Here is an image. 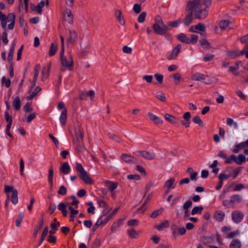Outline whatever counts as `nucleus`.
Masks as SVG:
<instances>
[{
	"mask_svg": "<svg viewBox=\"0 0 248 248\" xmlns=\"http://www.w3.org/2000/svg\"><path fill=\"white\" fill-rule=\"evenodd\" d=\"M247 147H248V139L247 140L245 141H243L235 145V148L233 150L232 152L234 153H238L241 149Z\"/></svg>",
	"mask_w": 248,
	"mask_h": 248,
	"instance_id": "ddd939ff",
	"label": "nucleus"
},
{
	"mask_svg": "<svg viewBox=\"0 0 248 248\" xmlns=\"http://www.w3.org/2000/svg\"><path fill=\"white\" fill-rule=\"evenodd\" d=\"M62 65L63 67H67L69 69L73 67V62L71 55H70L68 59L65 57L60 58Z\"/></svg>",
	"mask_w": 248,
	"mask_h": 248,
	"instance_id": "1a4fd4ad",
	"label": "nucleus"
},
{
	"mask_svg": "<svg viewBox=\"0 0 248 248\" xmlns=\"http://www.w3.org/2000/svg\"><path fill=\"white\" fill-rule=\"evenodd\" d=\"M214 218L218 221H223L225 217V213L221 211H217L214 215Z\"/></svg>",
	"mask_w": 248,
	"mask_h": 248,
	"instance_id": "393cba45",
	"label": "nucleus"
},
{
	"mask_svg": "<svg viewBox=\"0 0 248 248\" xmlns=\"http://www.w3.org/2000/svg\"><path fill=\"white\" fill-rule=\"evenodd\" d=\"M205 29L206 28L202 23H199L195 26H191L189 29V31L199 33V31L203 32L205 31Z\"/></svg>",
	"mask_w": 248,
	"mask_h": 248,
	"instance_id": "9b49d317",
	"label": "nucleus"
},
{
	"mask_svg": "<svg viewBox=\"0 0 248 248\" xmlns=\"http://www.w3.org/2000/svg\"><path fill=\"white\" fill-rule=\"evenodd\" d=\"M162 211V209H158L154 211L152 214L151 215L150 217L155 218L156 217H157L158 215L161 214Z\"/></svg>",
	"mask_w": 248,
	"mask_h": 248,
	"instance_id": "13d9d810",
	"label": "nucleus"
},
{
	"mask_svg": "<svg viewBox=\"0 0 248 248\" xmlns=\"http://www.w3.org/2000/svg\"><path fill=\"white\" fill-rule=\"evenodd\" d=\"M67 15H65V20L70 24H72L73 22V16L71 11L67 9L65 11Z\"/></svg>",
	"mask_w": 248,
	"mask_h": 248,
	"instance_id": "c756f323",
	"label": "nucleus"
},
{
	"mask_svg": "<svg viewBox=\"0 0 248 248\" xmlns=\"http://www.w3.org/2000/svg\"><path fill=\"white\" fill-rule=\"evenodd\" d=\"M154 77L155 78L159 84H162L163 83V75L159 73H156L154 75Z\"/></svg>",
	"mask_w": 248,
	"mask_h": 248,
	"instance_id": "a18cd8bd",
	"label": "nucleus"
},
{
	"mask_svg": "<svg viewBox=\"0 0 248 248\" xmlns=\"http://www.w3.org/2000/svg\"><path fill=\"white\" fill-rule=\"evenodd\" d=\"M192 121L194 123L196 124H198L199 125H202L203 124V122L202 119L200 118L199 116H196L192 118Z\"/></svg>",
	"mask_w": 248,
	"mask_h": 248,
	"instance_id": "c03bdc74",
	"label": "nucleus"
},
{
	"mask_svg": "<svg viewBox=\"0 0 248 248\" xmlns=\"http://www.w3.org/2000/svg\"><path fill=\"white\" fill-rule=\"evenodd\" d=\"M139 221L137 219H131L127 221V225L129 226H137L138 225Z\"/></svg>",
	"mask_w": 248,
	"mask_h": 248,
	"instance_id": "e2e57ef3",
	"label": "nucleus"
},
{
	"mask_svg": "<svg viewBox=\"0 0 248 248\" xmlns=\"http://www.w3.org/2000/svg\"><path fill=\"white\" fill-rule=\"evenodd\" d=\"M235 155H232L229 157L226 158V159L225 160L224 163L225 164H231L233 161L235 162Z\"/></svg>",
	"mask_w": 248,
	"mask_h": 248,
	"instance_id": "09e8293b",
	"label": "nucleus"
},
{
	"mask_svg": "<svg viewBox=\"0 0 248 248\" xmlns=\"http://www.w3.org/2000/svg\"><path fill=\"white\" fill-rule=\"evenodd\" d=\"M231 176V174L226 175L224 173H220L218 176V179L223 182V181L229 178Z\"/></svg>",
	"mask_w": 248,
	"mask_h": 248,
	"instance_id": "bf43d9fd",
	"label": "nucleus"
},
{
	"mask_svg": "<svg viewBox=\"0 0 248 248\" xmlns=\"http://www.w3.org/2000/svg\"><path fill=\"white\" fill-rule=\"evenodd\" d=\"M136 155H140L143 158L151 160H153L155 157V155L154 153H152L146 150L144 151H138L135 153Z\"/></svg>",
	"mask_w": 248,
	"mask_h": 248,
	"instance_id": "423d86ee",
	"label": "nucleus"
},
{
	"mask_svg": "<svg viewBox=\"0 0 248 248\" xmlns=\"http://www.w3.org/2000/svg\"><path fill=\"white\" fill-rule=\"evenodd\" d=\"M177 39L182 43L189 44V38L184 33H180L177 35Z\"/></svg>",
	"mask_w": 248,
	"mask_h": 248,
	"instance_id": "4be33fe9",
	"label": "nucleus"
},
{
	"mask_svg": "<svg viewBox=\"0 0 248 248\" xmlns=\"http://www.w3.org/2000/svg\"><path fill=\"white\" fill-rule=\"evenodd\" d=\"M182 23V20L181 18H179L177 20L169 22L168 25L172 28H177Z\"/></svg>",
	"mask_w": 248,
	"mask_h": 248,
	"instance_id": "ea45409f",
	"label": "nucleus"
},
{
	"mask_svg": "<svg viewBox=\"0 0 248 248\" xmlns=\"http://www.w3.org/2000/svg\"><path fill=\"white\" fill-rule=\"evenodd\" d=\"M50 69V63H49L47 67H44L42 68V72H41V75H42V80L45 81L46 79L49 74V71Z\"/></svg>",
	"mask_w": 248,
	"mask_h": 248,
	"instance_id": "4468645a",
	"label": "nucleus"
},
{
	"mask_svg": "<svg viewBox=\"0 0 248 248\" xmlns=\"http://www.w3.org/2000/svg\"><path fill=\"white\" fill-rule=\"evenodd\" d=\"M105 183L111 192H112L114 189H115L117 188V183L112 182L109 181H106Z\"/></svg>",
	"mask_w": 248,
	"mask_h": 248,
	"instance_id": "473e14b6",
	"label": "nucleus"
},
{
	"mask_svg": "<svg viewBox=\"0 0 248 248\" xmlns=\"http://www.w3.org/2000/svg\"><path fill=\"white\" fill-rule=\"evenodd\" d=\"M67 193V189L64 186H61L59 190L58 191V194L64 196Z\"/></svg>",
	"mask_w": 248,
	"mask_h": 248,
	"instance_id": "49530a36",
	"label": "nucleus"
},
{
	"mask_svg": "<svg viewBox=\"0 0 248 248\" xmlns=\"http://www.w3.org/2000/svg\"><path fill=\"white\" fill-rule=\"evenodd\" d=\"M165 119L172 124H176L178 122V119L174 117L173 115L170 114H166L165 115Z\"/></svg>",
	"mask_w": 248,
	"mask_h": 248,
	"instance_id": "cd10ccee",
	"label": "nucleus"
},
{
	"mask_svg": "<svg viewBox=\"0 0 248 248\" xmlns=\"http://www.w3.org/2000/svg\"><path fill=\"white\" fill-rule=\"evenodd\" d=\"M18 192L16 189L13 191V193H11V195L10 196V200L11 202L14 204H16L18 203Z\"/></svg>",
	"mask_w": 248,
	"mask_h": 248,
	"instance_id": "c85d7f7f",
	"label": "nucleus"
},
{
	"mask_svg": "<svg viewBox=\"0 0 248 248\" xmlns=\"http://www.w3.org/2000/svg\"><path fill=\"white\" fill-rule=\"evenodd\" d=\"M44 223V218L42 217L39 222L35 226L32 236L33 238H36L38 232L42 228Z\"/></svg>",
	"mask_w": 248,
	"mask_h": 248,
	"instance_id": "6ab92c4d",
	"label": "nucleus"
},
{
	"mask_svg": "<svg viewBox=\"0 0 248 248\" xmlns=\"http://www.w3.org/2000/svg\"><path fill=\"white\" fill-rule=\"evenodd\" d=\"M155 97L160 101L162 102H165L166 101V98L164 93L162 92H157L155 95Z\"/></svg>",
	"mask_w": 248,
	"mask_h": 248,
	"instance_id": "79ce46f5",
	"label": "nucleus"
},
{
	"mask_svg": "<svg viewBox=\"0 0 248 248\" xmlns=\"http://www.w3.org/2000/svg\"><path fill=\"white\" fill-rule=\"evenodd\" d=\"M115 16L117 18L120 25L122 26H124L125 25L124 17L122 15L121 11L120 10L117 9L115 11Z\"/></svg>",
	"mask_w": 248,
	"mask_h": 248,
	"instance_id": "f3484780",
	"label": "nucleus"
},
{
	"mask_svg": "<svg viewBox=\"0 0 248 248\" xmlns=\"http://www.w3.org/2000/svg\"><path fill=\"white\" fill-rule=\"evenodd\" d=\"M192 79L195 81H201L206 84H211L213 83L212 80L207 75H205L201 73H195L193 74Z\"/></svg>",
	"mask_w": 248,
	"mask_h": 248,
	"instance_id": "20e7f679",
	"label": "nucleus"
},
{
	"mask_svg": "<svg viewBox=\"0 0 248 248\" xmlns=\"http://www.w3.org/2000/svg\"><path fill=\"white\" fill-rule=\"evenodd\" d=\"M76 170L78 172L79 177L87 185H92L93 180H92L87 174L80 163H76Z\"/></svg>",
	"mask_w": 248,
	"mask_h": 248,
	"instance_id": "f03ea898",
	"label": "nucleus"
},
{
	"mask_svg": "<svg viewBox=\"0 0 248 248\" xmlns=\"http://www.w3.org/2000/svg\"><path fill=\"white\" fill-rule=\"evenodd\" d=\"M198 37L196 34H192L190 39L189 38V44H195L198 40Z\"/></svg>",
	"mask_w": 248,
	"mask_h": 248,
	"instance_id": "6e6d98bb",
	"label": "nucleus"
},
{
	"mask_svg": "<svg viewBox=\"0 0 248 248\" xmlns=\"http://www.w3.org/2000/svg\"><path fill=\"white\" fill-rule=\"evenodd\" d=\"M16 16L14 13H11L8 15L6 20L8 22H15Z\"/></svg>",
	"mask_w": 248,
	"mask_h": 248,
	"instance_id": "603ef678",
	"label": "nucleus"
},
{
	"mask_svg": "<svg viewBox=\"0 0 248 248\" xmlns=\"http://www.w3.org/2000/svg\"><path fill=\"white\" fill-rule=\"evenodd\" d=\"M68 204V203L67 202L66 204L63 202H61L58 206V209L61 211L64 217H66L67 216L68 212L66 210V207Z\"/></svg>",
	"mask_w": 248,
	"mask_h": 248,
	"instance_id": "5701e85b",
	"label": "nucleus"
},
{
	"mask_svg": "<svg viewBox=\"0 0 248 248\" xmlns=\"http://www.w3.org/2000/svg\"><path fill=\"white\" fill-rule=\"evenodd\" d=\"M212 0H189L186 7L188 12L184 19L186 26H189L193 20V15L199 20L205 19L208 15V8L212 5Z\"/></svg>",
	"mask_w": 248,
	"mask_h": 248,
	"instance_id": "f257e3e1",
	"label": "nucleus"
},
{
	"mask_svg": "<svg viewBox=\"0 0 248 248\" xmlns=\"http://www.w3.org/2000/svg\"><path fill=\"white\" fill-rule=\"evenodd\" d=\"M70 198L73 200V202H71V205L75 206V207L77 208L79 201L76 200V197L74 195L70 196Z\"/></svg>",
	"mask_w": 248,
	"mask_h": 248,
	"instance_id": "680f3d73",
	"label": "nucleus"
},
{
	"mask_svg": "<svg viewBox=\"0 0 248 248\" xmlns=\"http://www.w3.org/2000/svg\"><path fill=\"white\" fill-rule=\"evenodd\" d=\"M121 159L124 162L129 164H137V160L130 155L127 154H123L121 155Z\"/></svg>",
	"mask_w": 248,
	"mask_h": 248,
	"instance_id": "6e6552de",
	"label": "nucleus"
},
{
	"mask_svg": "<svg viewBox=\"0 0 248 248\" xmlns=\"http://www.w3.org/2000/svg\"><path fill=\"white\" fill-rule=\"evenodd\" d=\"M127 232L129 236L132 238H137L139 234L133 228L127 230Z\"/></svg>",
	"mask_w": 248,
	"mask_h": 248,
	"instance_id": "c9c22d12",
	"label": "nucleus"
},
{
	"mask_svg": "<svg viewBox=\"0 0 248 248\" xmlns=\"http://www.w3.org/2000/svg\"><path fill=\"white\" fill-rule=\"evenodd\" d=\"M60 121L62 125H64L66 124L67 119V109L64 108L59 118Z\"/></svg>",
	"mask_w": 248,
	"mask_h": 248,
	"instance_id": "bb28decb",
	"label": "nucleus"
},
{
	"mask_svg": "<svg viewBox=\"0 0 248 248\" xmlns=\"http://www.w3.org/2000/svg\"><path fill=\"white\" fill-rule=\"evenodd\" d=\"M175 180L174 178H170V179L165 182L163 186V188L167 189L174 188V186H173V184L175 182Z\"/></svg>",
	"mask_w": 248,
	"mask_h": 248,
	"instance_id": "aec40b11",
	"label": "nucleus"
},
{
	"mask_svg": "<svg viewBox=\"0 0 248 248\" xmlns=\"http://www.w3.org/2000/svg\"><path fill=\"white\" fill-rule=\"evenodd\" d=\"M192 205V202L191 200H188L184 203L183 208L184 210H188L189 208Z\"/></svg>",
	"mask_w": 248,
	"mask_h": 248,
	"instance_id": "4d7b16f0",
	"label": "nucleus"
},
{
	"mask_svg": "<svg viewBox=\"0 0 248 248\" xmlns=\"http://www.w3.org/2000/svg\"><path fill=\"white\" fill-rule=\"evenodd\" d=\"M40 65L39 64H37L34 67V77H33V78L32 80V84L31 86L30 89L29 90V92H28V93H31V92L32 91V90H33V89L34 88V87L35 86L36 82V81L37 79V78H38V76L39 75L38 70L40 68Z\"/></svg>",
	"mask_w": 248,
	"mask_h": 248,
	"instance_id": "9d476101",
	"label": "nucleus"
},
{
	"mask_svg": "<svg viewBox=\"0 0 248 248\" xmlns=\"http://www.w3.org/2000/svg\"><path fill=\"white\" fill-rule=\"evenodd\" d=\"M203 209V207L202 205L195 206L192 209L190 214L192 216L196 214H201Z\"/></svg>",
	"mask_w": 248,
	"mask_h": 248,
	"instance_id": "a878e982",
	"label": "nucleus"
},
{
	"mask_svg": "<svg viewBox=\"0 0 248 248\" xmlns=\"http://www.w3.org/2000/svg\"><path fill=\"white\" fill-rule=\"evenodd\" d=\"M148 116L149 117L150 119L153 121L154 123L156 124H160L162 123V121L159 117L156 116L155 115H154L153 113L151 112H149L148 113Z\"/></svg>",
	"mask_w": 248,
	"mask_h": 248,
	"instance_id": "412c9836",
	"label": "nucleus"
},
{
	"mask_svg": "<svg viewBox=\"0 0 248 248\" xmlns=\"http://www.w3.org/2000/svg\"><path fill=\"white\" fill-rule=\"evenodd\" d=\"M70 167L67 162H63L61 164V167L60 168V171L62 173L64 174H67L70 172Z\"/></svg>",
	"mask_w": 248,
	"mask_h": 248,
	"instance_id": "2eb2a0df",
	"label": "nucleus"
},
{
	"mask_svg": "<svg viewBox=\"0 0 248 248\" xmlns=\"http://www.w3.org/2000/svg\"><path fill=\"white\" fill-rule=\"evenodd\" d=\"M157 25H163L165 24L163 21L161 16L159 15H156L155 17V23Z\"/></svg>",
	"mask_w": 248,
	"mask_h": 248,
	"instance_id": "052dcab7",
	"label": "nucleus"
},
{
	"mask_svg": "<svg viewBox=\"0 0 248 248\" xmlns=\"http://www.w3.org/2000/svg\"><path fill=\"white\" fill-rule=\"evenodd\" d=\"M230 248H241V243L239 240L236 239L232 240L230 244Z\"/></svg>",
	"mask_w": 248,
	"mask_h": 248,
	"instance_id": "2f4dec72",
	"label": "nucleus"
},
{
	"mask_svg": "<svg viewBox=\"0 0 248 248\" xmlns=\"http://www.w3.org/2000/svg\"><path fill=\"white\" fill-rule=\"evenodd\" d=\"M244 217V214L239 211L236 210L232 214V220L236 223H240Z\"/></svg>",
	"mask_w": 248,
	"mask_h": 248,
	"instance_id": "0eeeda50",
	"label": "nucleus"
},
{
	"mask_svg": "<svg viewBox=\"0 0 248 248\" xmlns=\"http://www.w3.org/2000/svg\"><path fill=\"white\" fill-rule=\"evenodd\" d=\"M153 29L155 33L161 35L166 34V32L170 30V28L165 24L157 25V24H154Z\"/></svg>",
	"mask_w": 248,
	"mask_h": 248,
	"instance_id": "39448f33",
	"label": "nucleus"
},
{
	"mask_svg": "<svg viewBox=\"0 0 248 248\" xmlns=\"http://www.w3.org/2000/svg\"><path fill=\"white\" fill-rule=\"evenodd\" d=\"M231 23L229 20H221L219 22V27L222 30H225Z\"/></svg>",
	"mask_w": 248,
	"mask_h": 248,
	"instance_id": "4c0bfd02",
	"label": "nucleus"
},
{
	"mask_svg": "<svg viewBox=\"0 0 248 248\" xmlns=\"http://www.w3.org/2000/svg\"><path fill=\"white\" fill-rule=\"evenodd\" d=\"M122 49L123 52L126 54H131L132 51V48L127 46H123Z\"/></svg>",
	"mask_w": 248,
	"mask_h": 248,
	"instance_id": "338daca9",
	"label": "nucleus"
},
{
	"mask_svg": "<svg viewBox=\"0 0 248 248\" xmlns=\"http://www.w3.org/2000/svg\"><path fill=\"white\" fill-rule=\"evenodd\" d=\"M120 226V223L117 222L116 221L114 222L111 227V231L112 232H115L117 229Z\"/></svg>",
	"mask_w": 248,
	"mask_h": 248,
	"instance_id": "0e129e2a",
	"label": "nucleus"
},
{
	"mask_svg": "<svg viewBox=\"0 0 248 248\" xmlns=\"http://www.w3.org/2000/svg\"><path fill=\"white\" fill-rule=\"evenodd\" d=\"M84 132L81 129H79L76 133V138L74 140V144L76 147V150L78 152H81L84 150L83 138Z\"/></svg>",
	"mask_w": 248,
	"mask_h": 248,
	"instance_id": "7ed1b4c3",
	"label": "nucleus"
},
{
	"mask_svg": "<svg viewBox=\"0 0 248 248\" xmlns=\"http://www.w3.org/2000/svg\"><path fill=\"white\" fill-rule=\"evenodd\" d=\"M45 5V2L42 1L40 2L36 6H33V4H31V8L32 11H36L39 14H41L42 12V8L44 7Z\"/></svg>",
	"mask_w": 248,
	"mask_h": 248,
	"instance_id": "a211bd4d",
	"label": "nucleus"
},
{
	"mask_svg": "<svg viewBox=\"0 0 248 248\" xmlns=\"http://www.w3.org/2000/svg\"><path fill=\"white\" fill-rule=\"evenodd\" d=\"M181 48V45L177 44L175 47L173 48V50H172L171 54L168 57V59L171 60L175 58L177 56L179 52H180Z\"/></svg>",
	"mask_w": 248,
	"mask_h": 248,
	"instance_id": "dca6fc26",
	"label": "nucleus"
},
{
	"mask_svg": "<svg viewBox=\"0 0 248 248\" xmlns=\"http://www.w3.org/2000/svg\"><path fill=\"white\" fill-rule=\"evenodd\" d=\"M31 103L27 102L23 107V109L26 113L32 111V108L31 107Z\"/></svg>",
	"mask_w": 248,
	"mask_h": 248,
	"instance_id": "3c124183",
	"label": "nucleus"
},
{
	"mask_svg": "<svg viewBox=\"0 0 248 248\" xmlns=\"http://www.w3.org/2000/svg\"><path fill=\"white\" fill-rule=\"evenodd\" d=\"M78 37V34L74 30H69V37L67 42L68 44H74Z\"/></svg>",
	"mask_w": 248,
	"mask_h": 248,
	"instance_id": "f8f14e48",
	"label": "nucleus"
},
{
	"mask_svg": "<svg viewBox=\"0 0 248 248\" xmlns=\"http://www.w3.org/2000/svg\"><path fill=\"white\" fill-rule=\"evenodd\" d=\"M133 10L136 14H139L141 11V5L135 4L133 6Z\"/></svg>",
	"mask_w": 248,
	"mask_h": 248,
	"instance_id": "69168bd1",
	"label": "nucleus"
},
{
	"mask_svg": "<svg viewBox=\"0 0 248 248\" xmlns=\"http://www.w3.org/2000/svg\"><path fill=\"white\" fill-rule=\"evenodd\" d=\"M169 226V222L168 220H165L157 225L156 228L158 230H162L164 228H168Z\"/></svg>",
	"mask_w": 248,
	"mask_h": 248,
	"instance_id": "58836bf2",
	"label": "nucleus"
},
{
	"mask_svg": "<svg viewBox=\"0 0 248 248\" xmlns=\"http://www.w3.org/2000/svg\"><path fill=\"white\" fill-rule=\"evenodd\" d=\"M146 16V13L145 12H142L139 16L138 21L140 23H143L145 21V16Z\"/></svg>",
	"mask_w": 248,
	"mask_h": 248,
	"instance_id": "5fc2aeb1",
	"label": "nucleus"
},
{
	"mask_svg": "<svg viewBox=\"0 0 248 248\" xmlns=\"http://www.w3.org/2000/svg\"><path fill=\"white\" fill-rule=\"evenodd\" d=\"M231 202L232 204H237L239 203L242 200V197L238 194H235L231 197Z\"/></svg>",
	"mask_w": 248,
	"mask_h": 248,
	"instance_id": "7c9ffc66",
	"label": "nucleus"
},
{
	"mask_svg": "<svg viewBox=\"0 0 248 248\" xmlns=\"http://www.w3.org/2000/svg\"><path fill=\"white\" fill-rule=\"evenodd\" d=\"M100 245V240L98 239H96L92 244V248H98Z\"/></svg>",
	"mask_w": 248,
	"mask_h": 248,
	"instance_id": "774afa93",
	"label": "nucleus"
},
{
	"mask_svg": "<svg viewBox=\"0 0 248 248\" xmlns=\"http://www.w3.org/2000/svg\"><path fill=\"white\" fill-rule=\"evenodd\" d=\"M1 83L5 84L6 88H9L11 85V80L9 79H7L5 77H3L1 78Z\"/></svg>",
	"mask_w": 248,
	"mask_h": 248,
	"instance_id": "8fccbe9b",
	"label": "nucleus"
},
{
	"mask_svg": "<svg viewBox=\"0 0 248 248\" xmlns=\"http://www.w3.org/2000/svg\"><path fill=\"white\" fill-rule=\"evenodd\" d=\"M41 91V88L40 86H37L35 88L34 91L31 93L30 95L27 96L26 99L27 100H31L38 93Z\"/></svg>",
	"mask_w": 248,
	"mask_h": 248,
	"instance_id": "72a5a7b5",
	"label": "nucleus"
},
{
	"mask_svg": "<svg viewBox=\"0 0 248 248\" xmlns=\"http://www.w3.org/2000/svg\"><path fill=\"white\" fill-rule=\"evenodd\" d=\"M242 170V168L239 167L235 169H234L233 171L230 174L231 175V176H232L233 178H235L237 175L240 173V171Z\"/></svg>",
	"mask_w": 248,
	"mask_h": 248,
	"instance_id": "864d4df0",
	"label": "nucleus"
},
{
	"mask_svg": "<svg viewBox=\"0 0 248 248\" xmlns=\"http://www.w3.org/2000/svg\"><path fill=\"white\" fill-rule=\"evenodd\" d=\"M24 217V213L20 212L17 217V219L16 221V227H19L20 226L21 223Z\"/></svg>",
	"mask_w": 248,
	"mask_h": 248,
	"instance_id": "37998d69",
	"label": "nucleus"
},
{
	"mask_svg": "<svg viewBox=\"0 0 248 248\" xmlns=\"http://www.w3.org/2000/svg\"><path fill=\"white\" fill-rule=\"evenodd\" d=\"M173 78L176 81H175V84H178L179 81L181 80L182 78L181 74L179 73H176L173 75Z\"/></svg>",
	"mask_w": 248,
	"mask_h": 248,
	"instance_id": "de8ad7c7",
	"label": "nucleus"
},
{
	"mask_svg": "<svg viewBox=\"0 0 248 248\" xmlns=\"http://www.w3.org/2000/svg\"><path fill=\"white\" fill-rule=\"evenodd\" d=\"M246 158L245 156L242 154H239L238 158L235 156V162L238 165H242L246 161Z\"/></svg>",
	"mask_w": 248,
	"mask_h": 248,
	"instance_id": "e433bc0d",
	"label": "nucleus"
},
{
	"mask_svg": "<svg viewBox=\"0 0 248 248\" xmlns=\"http://www.w3.org/2000/svg\"><path fill=\"white\" fill-rule=\"evenodd\" d=\"M13 106L16 110H19L21 106V102L19 96H16L13 102Z\"/></svg>",
	"mask_w": 248,
	"mask_h": 248,
	"instance_id": "f704fd0d",
	"label": "nucleus"
},
{
	"mask_svg": "<svg viewBox=\"0 0 248 248\" xmlns=\"http://www.w3.org/2000/svg\"><path fill=\"white\" fill-rule=\"evenodd\" d=\"M58 50V46L53 43H52L50 45V48L49 49L48 55L50 57L53 56Z\"/></svg>",
	"mask_w": 248,
	"mask_h": 248,
	"instance_id": "b1692460",
	"label": "nucleus"
},
{
	"mask_svg": "<svg viewBox=\"0 0 248 248\" xmlns=\"http://www.w3.org/2000/svg\"><path fill=\"white\" fill-rule=\"evenodd\" d=\"M104 216L102 215L99 217L96 221L97 223H98L100 226L101 225H105L109 221L108 219H107V217L104 218Z\"/></svg>",
	"mask_w": 248,
	"mask_h": 248,
	"instance_id": "a19ab883",
	"label": "nucleus"
}]
</instances>
